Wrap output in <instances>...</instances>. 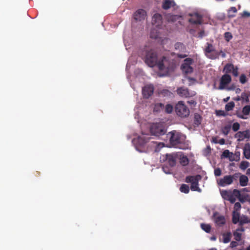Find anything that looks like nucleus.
Here are the masks:
<instances>
[{
	"label": "nucleus",
	"instance_id": "3c124183",
	"mask_svg": "<svg viewBox=\"0 0 250 250\" xmlns=\"http://www.w3.org/2000/svg\"><path fill=\"white\" fill-rule=\"evenodd\" d=\"M231 72L234 76L237 77L239 75L238 68L237 66H236V67L234 66V68L232 70Z\"/></svg>",
	"mask_w": 250,
	"mask_h": 250
},
{
	"label": "nucleus",
	"instance_id": "13d9d810",
	"mask_svg": "<svg viewBox=\"0 0 250 250\" xmlns=\"http://www.w3.org/2000/svg\"><path fill=\"white\" fill-rule=\"evenodd\" d=\"M238 245V243L236 241H232L230 244V247L232 248L237 247Z\"/></svg>",
	"mask_w": 250,
	"mask_h": 250
},
{
	"label": "nucleus",
	"instance_id": "39448f33",
	"mask_svg": "<svg viewBox=\"0 0 250 250\" xmlns=\"http://www.w3.org/2000/svg\"><path fill=\"white\" fill-rule=\"evenodd\" d=\"M175 112L181 117H186L189 114V110L182 101H180L175 106Z\"/></svg>",
	"mask_w": 250,
	"mask_h": 250
},
{
	"label": "nucleus",
	"instance_id": "dca6fc26",
	"mask_svg": "<svg viewBox=\"0 0 250 250\" xmlns=\"http://www.w3.org/2000/svg\"><path fill=\"white\" fill-rule=\"evenodd\" d=\"M235 137L237 139L238 142L243 141L245 139H250V132L249 130L239 131L235 134Z\"/></svg>",
	"mask_w": 250,
	"mask_h": 250
},
{
	"label": "nucleus",
	"instance_id": "ddd939ff",
	"mask_svg": "<svg viewBox=\"0 0 250 250\" xmlns=\"http://www.w3.org/2000/svg\"><path fill=\"white\" fill-rule=\"evenodd\" d=\"M191 18L188 21L193 24H201L202 23V16L197 13L190 15Z\"/></svg>",
	"mask_w": 250,
	"mask_h": 250
},
{
	"label": "nucleus",
	"instance_id": "603ef678",
	"mask_svg": "<svg viewBox=\"0 0 250 250\" xmlns=\"http://www.w3.org/2000/svg\"><path fill=\"white\" fill-rule=\"evenodd\" d=\"M214 173L215 176H219L222 174V170L220 168H216L214 169Z\"/></svg>",
	"mask_w": 250,
	"mask_h": 250
},
{
	"label": "nucleus",
	"instance_id": "e2e57ef3",
	"mask_svg": "<svg viewBox=\"0 0 250 250\" xmlns=\"http://www.w3.org/2000/svg\"><path fill=\"white\" fill-rule=\"evenodd\" d=\"M205 35V32L204 31H201L199 33V37L200 38H202Z\"/></svg>",
	"mask_w": 250,
	"mask_h": 250
},
{
	"label": "nucleus",
	"instance_id": "09e8293b",
	"mask_svg": "<svg viewBox=\"0 0 250 250\" xmlns=\"http://www.w3.org/2000/svg\"><path fill=\"white\" fill-rule=\"evenodd\" d=\"M247 81V79L245 75L242 74L240 77V82L242 83H245Z\"/></svg>",
	"mask_w": 250,
	"mask_h": 250
},
{
	"label": "nucleus",
	"instance_id": "c9c22d12",
	"mask_svg": "<svg viewBox=\"0 0 250 250\" xmlns=\"http://www.w3.org/2000/svg\"><path fill=\"white\" fill-rule=\"evenodd\" d=\"M249 222V218L247 216L243 215L240 217L239 221V225L243 226L244 224H247Z\"/></svg>",
	"mask_w": 250,
	"mask_h": 250
},
{
	"label": "nucleus",
	"instance_id": "c03bdc74",
	"mask_svg": "<svg viewBox=\"0 0 250 250\" xmlns=\"http://www.w3.org/2000/svg\"><path fill=\"white\" fill-rule=\"evenodd\" d=\"M232 155V153H230L229 150L227 149L223 151L222 156L225 158H230Z\"/></svg>",
	"mask_w": 250,
	"mask_h": 250
},
{
	"label": "nucleus",
	"instance_id": "f257e3e1",
	"mask_svg": "<svg viewBox=\"0 0 250 250\" xmlns=\"http://www.w3.org/2000/svg\"><path fill=\"white\" fill-rule=\"evenodd\" d=\"M145 62L149 67H153L157 66L159 70L163 71L165 74H167L171 69L169 61L167 57L163 56L158 60V53L154 49L146 50Z\"/></svg>",
	"mask_w": 250,
	"mask_h": 250
},
{
	"label": "nucleus",
	"instance_id": "f704fd0d",
	"mask_svg": "<svg viewBox=\"0 0 250 250\" xmlns=\"http://www.w3.org/2000/svg\"><path fill=\"white\" fill-rule=\"evenodd\" d=\"M234 106H235L234 103L232 101L226 104L225 110L227 111H229L232 110L233 109V108L234 107Z\"/></svg>",
	"mask_w": 250,
	"mask_h": 250
},
{
	"label": "nucleus",
	"instance_id": "a211bd4d",
	"mask_svg": "<svg viewBox=\"0 0 250 250\" xmlns=\"http://www.w3.org/2000/svg\"><path fill=\"white\" fill-rule=\"evenodd\" d=\"M177 92L178 95L183 97H189L194 95L190 94L188 88L183 87L178 88L177 90Z\"/></svg>",
	"mask_w": 250,
	"mask_h": 250
},
{
	"label": "nucleus",
	"instance_id": "1a4fd4ad",
	"mask_svg": "<svg viewBox=\"0 0 250 250\" xmlns=\"http://www.w3.org/2000/svg\"><path fill=\"white\" fill-rule=\"evenodd\" d=\"M231 81V76L225 74L223 75L220 80V84L217 88L219 90H223L226 88V86L229 84Z\"/></svg>",
	"mask_w": 250,
	"mask_h": 250
},
{
	"label": "nucleus",
	"instance_id": "473e14b6",
	"mask_svg": "<svg viewBox=\"0 0 250 250\" xmlns=\"http://www.w3.org/2000/svg\"><path fill=\"white\" fill-rule=\"evenodd\" d=\"M201 228L203 230L207 233L210 232L211 230V226L209 224L202 223L201 224Z\"/></svg>",
	"mask_w": 250,
	"mask_h": 250
},
{
	"label": "nucleus",
	"instance_id": "6e6552de",
	"mask_svg": "<svg viewBox=\"0 0 250 250\" xmlns=\"http://www.w3.org/2000/svg\"><path fill=\"white\" fill-rule=\"evenodd\" d=\"M193 60L188 58L184 60L181 65V69L183 73L186 74H190L193 71V68L191 66L193 63Z\"/></svg>",
	"mask_w": 250,
	"mask_h": 250
},
{
	"label": "nucleus",
	"instance_id": "b1692460",
	"mask_svg": "<svg viewBox=\"0 0 250 250\" xmlns=\"http://www.w3.org/2000/svg\"><path fill=\"white\" fill-rule=\"evenodd\" d=\"M248 178L245 175H241L239 179L240 185L242 187H245L248 185Z\"/></svg>",
	"mask_w": 250,
	"mask_h": 250
},
{
	"label": "nucleus",
	"instance_id": "5701e85b",
	"mask_svg": "<svg viewBox=\"0 0 250 250\" xmlns=\"http://www.w3.org/2000/svg\"><path fill=\"white\" fill-rule=\"evenodd\" d=\"M222 236L223 239L222 242L224 243H228L230 242L231 237V233L230 232L223 233Z\"/></svg>",
	"mask_w": 250,
	"mask_h": 250
},
{
	"label": "nucleus",
	"instance_id": "f3484780",
	"mask_svg": "<svg viewBox=\"0 0 250 250\" xmlns=\"http://www.w3.org/2000/svg\"><path fill=\"white\" fill-rule=\"evenodd\" d=\"M250 113V105H245L242 110V114L238 113L237 114V116L240 119H247L248 117L247 116L249 115Z\"/></svg>",
	"mask_w": 250,
	"mask_h": 250
},
{
	"label": "nucleus",
	"instance_id": "423d86ee",
	"mask_svg": "<svg viewBox=\"0 0 250 250\" xmlns=\"http://www.w3.org/2000/svg\"><path fill=\"white\" fill-rule=\"evenodd\" d=\"M177 154L175 153H167L161 156L160 162L162 163L167 162L169 166L173 167L176 165Z\"/></svg>",
	"mask_w": 250,
	"mask_h": 250
},
{
	"label": "nucleus",
	"instance_id": "58836bf2",
	"mask_svg": "<svg viewBox=\"0 0 250 250\" xmlns=\"http://www.w3.org/2000/svg\"><path fill=\"white\" fill-rule=\"evenodd\" d=\"M241 175V173H240L239 172H237V173H234L233 175H231L232 182H237L238 179H240Z\"/></svg>",
	"mask_w": 250,
	"mask_h": 250
},
{
	"label": "nucleus",
	"instance_id": "bf43d9fd",
	"mask_svg": "<svg viewBox=\"0 0 250 250\" xmlns=\"http://www.w3.org/2000/svg\"><path fill=\"white\" fill-rule=\"evenodd\" d=\"M242 16L243 17H250V13L245 11L243 12L242 14Z\"/></svg>",
	"mask_w": 250,
	"mask_h": 250
},
{
	"label": "nucleus",
	"instance_id": "de8ad7c7",
	"mask_svg": "<svg viewBox=\"0 0 250 250\" xmlns=\"http://www.w3.org/2000/svg\"><path fill=\"white\" fill-rule=\"evenodd\" d=\"M161 93L164 96H170L171 93L168 90L163 89L161 91Z\"/></svg>",
	"mask_w": 250,
	"mask_h": 250
},
{
	"label": "nucleus",
	"instance_id": "5fc2aeb1",
	"mask_svg": "<svg viewBox=\"0 0 250 250\" xmlns=\"http://www.w3.org/2000/svg\"><path fill=\"white\" fill-rule=\"evenodd\" d=\"M216 115L218 116H226L227 114L224 110H220L216 111Z\"/></svg>",
	"mask_w": 250,
	"mask_h": 250
},
{
	"label": "nucleus",
	"instance_id": "2eb2a0df",
	"mask_svg": "<svg viewBox=\"0 0 250 250\" xmlns=\"http://www.w3.org/2000/svg\"><path fill=\"white\" fill-rule=\"evenodd\" d=\"M133 16L136 21H141L145 19L146 16V12L145 10L140 9L134 13Z\"/></svg>",
	"mask_w": 250,
	"mask_h": 250
},
{
	"label": "nucleus",
	"instance_id": "8fccbe9b",
	"mask_svg": "<svg viewBox=\"0 0 250 250\" xmlns=\"http://www.w3.org/2000/svg\"><path fill=\"white\" fill-rule=\"evenodd\" d=\"M241 208V206L240 203L239 202H236L234 204L233 211L238 212V211H239L240 209Z\"/></svg>",
	"mask_w": 250,
	"mask_h": 250
},
{
	"label": "nucleus",
	"instance_id": "6e6d98bb",
	"mask_svg": "<svg viewBox=\"0 0 250 250\" xmlns=\"http://www.w3.org/2000/svg\"><path fill=\"white\" fill-rule=\"evenodd\" d=\"M228 200L231 203H234L236 200V198L232 193L229 195Z\"/></svg>",
	"mask_w": 250,
	"mask_h": 250
},
{
	"label": "nucleus",
	"instance_id": "864d4df0",
	"mask_svg": "<svg viewBox=\"0 0 250 250\" xmlns=\"http://www.w3.org/2000/svg\"><path fill=\"white\" fill-rule=\"evenodd\" d=\"M232 194L235 197L237 198L240 197L241 195L240 191L236 189L233 190Z\"/></svg>",
	"mask_w": 250,
	"mask_h": 250
},
{
	"label": "nucleus",
	"instance_id": "f03ea898",
	"mask_svg": "<svg viewBox=\"0 0 250 250\" xmlns=\"http://www.w3.org/2000/svg\"><path fill=\"white\" fill-rule=\"evenodd\" d=\"M169 139V145L174 148L186 149L188 148L186 144V136L176 130H172L167 134Z\"/></svg>",
	"mask_w": 250,
	"mask_h": 250
},
{
	"label": "nucleus",
	"instance_id": "e433bc0d",
	"mask_svg": "<svg viewBox=\"0 0 250 250\" xmlns=\"http://www.w3.org/2000/svg\"><path fill=\"white\" fill-rule=\"evenodd\" d=\"M180 190L182 192L188 193L189 191V187L186 184H182L180 188Z\"/></svg>",
	"mask_w": 250,
	"mask_h": 250
},
{
	"label": "nucleus",
	"instance_id": "393cba45",
	"mask_svg": "<svg viewBox=\"0 0 250 250\" xmlns=\"http://www.w3.org/2000/svg\"><path fill=\"white\" fill-rule=\"evenodd\" d=\"M149 140V138L147 136H139L138 138V143L141 146H143L147 143Z\"/></svg>",
	"mask_w": 250,
	"mask_h": 250
},
{
	"label": "nucleus",
	"instance_id": "412c9836",
	"mask_svg": "<svg viewBox=\"0 0 250 250\" xmlns=\"http://www.w3.org/2000/svg\"><path fill=\"white\" fill-rule=\"evenodd\" d=\"M250 92H243L241 94V101L242 104H248L250 102Z\"/></svg>",
	"mask_w": 250,
	"mask_h": 250
},
{
	"label": "nucleus",
	"instance_id": "052dcab7",
	"mask_svg": "<svg viewBox=\"0 0 250 250\" xmlns=\"http://www.w3.org/2000/svg\"><path fill=\"white\" fill-rule=\"evenodd\" d=\"M177 57L179 58H186L188 55L186 54H177Z\"/></svg>",
	"mask_w": 250,
	"mask_h": 250
},
{
	"label": "nucleus",
	"instance_id": "4d7b16f0",
	"mask_svg": "<svg viewBox=\"0 0 250 250\" xmlns=\"http://www.w3.org/2000/svg\"><path fill=\"white\" fill-rule=\"evenodd\" d=\"M164 144L163 143H159L155 148V151H159L161 148L164 147Z\"/></svg>",
	"mask_w": 250,
	"mask_h": 250
},
{
	"label": "nucleus",
	"instance_id": "c756f323",
	"mask_svg": "<svg viewBox=\"0 0 250 250\" xmlns=\"http://www.w3.org/2000/svg\"><path fill=\"white\" fill-rule=\"evenodd\" d=\"M237 10L235 7H231L228 10V16L229 18H233L235 16V14L237 12Z\"/></svg>",
	"mask_w": 250,
	"mask_h": 250
},
{
	"label": "nucleus",
	"instance_id": "37998d69",
	"mask_svg": "<svg viewBox=\"0 0 250 250\" xmlns=\"http://www.w3.org/2000/svg\"><path fill=\"white\" fill-rule=\"evenodd\" d=\"M224 37L227 42H229L232 38V36L230 32H227L224 34Z\"/></svg>",
	"mask_w": 250,
	"mask_h": 250
},
{
	"label": "nucleus",
	"instance_id": "a878e982",
	"mask_svg": "<svg viewBox=\"0 0 250 250\" xmlns=\"http://www.w3.org/2000/svg\"><path fill=\"white\" fill-rule=\"evenodd\" d=\"M240 219V214L238 212L233 211L232 212V222L236 224L239 222Z\"/></svg>",
	"mask_w": 250,
	"mask_h": 250
},
{
	"label": "nucleus",
	"instance_id": "680f3d73",
	"mask_svg": "<svg viewBox=\"0 0 250 250\" xmlns=\"http://www.w3.org/2000/svg\"><path fill=\"white\" fill-rule=\"evenodd\" d=\"M188 103L189 104H192V105H195L196 104V102L194 100L188 101Z\"/></svg>",
	"mask_w": 250,
	"mask_h": 250
},
{
	"label": "nucleus",
	"instance_id": "4468645a",
	"mask_svg": "<svg viewBox=\"0 0 250 250\" xmlns=\"http://www.w3.org/2000/svg\"><path fill=\"white\" fill-rule=\"evenodd\" d=\"M232 183L231 175H226L218 181V184L221 187L231 185Z\"/></svg>",
	"mask_w": 250,
	"mask_h": 250
},
{
	"label": "nucleus",
	"instance_id": "49530a36",
	"mask_svg": "<svg viewBox=\"0 0 250 250\" xmlns=\"http://www.w3.org/2000/svg\"><path fill=\"white\" fill-rule=\"evenodd\" d=\"M240 126V124L238 123H237V122L234 123L232 125V129L233 130V131L236 132L239 129Z\"/></svg>",
	"mask_w": 250,
	"mask_h": 250
},
{
	"label": "nucleus",
	"instance_id": "338daca9",
	"mask_svg": "<svg viewBox=\"0 0 250 250\" xmlns=\"http://www.w3.org/2000/svg\"><path fill=\"white\" fill-rule=\"evenodd\" d=\"M219 54H221V56L223 58H225L226 57V54L223 52L222 51H221L220 52H219Z\"/></svg>",
	"mask_w": 250,
	"mask_h": 250
},
{
	"label": "nucleus",
	"instance_id": "774afa93",
	"mask_svg": "<svg viewBox=\"0 0 250 250\" xmlns=\"http://www.w3.org/2000/svg\"><path fill=\"white\" fill-rule=\"evenodd\" d=\"M229 99H230V97H226V98H224V99H223V101H224V102H225V103H227V102H228L229 101Z\"/></svg>",
	"mask_w": 250,
	"mask_h": 250
},
{
	"label": "nucleus",
	"instance_id": "72a5a7b5",
	"mask_svg": "<svg viewBox=\"0 0 250 250\" xmlns=\"http://www.w3.org/2000/svg\"><path fill=\"white\" fill-rule=\"evenodd\" d=\"M150 37L152 39H156L159 37V33L156 29H153L150 32Z\"/></svg>",
	"mask_w": 250,
	"mask_h": 250
},
{
	"label": "nucleus",
	"instance_id": "4c0bfd02",
	"mask_svg": "<svg viewBox=\"0 0 250 250\" xmlns=\"http://www.w3.org/2000/svg\"><path fill=\"white\" fill-rule=\"evenodd\" d=\"M232 194L231 191H227L224 190L221 193L222 197L226 200H228V199L229 198V196L230 195Z\"/></svg>",
	"mask_w": 250,
	"mask_h": 250
},
{
	"label": "nucleus",
	"instance_id": "cd10ccee",
	"mask_svg": "<svg viewBox=\"0 0 250 250\" xmlns=\"http://www.w3.org/2000/svg\"><path fill=\"white\" fill-rule=\"evenodd\" d=\"M174 46L176 50H178L181 52H184L186 49L185 45L181 42H176Z\"/></svg>",
	"mask_w": 250,
	"mask_h": 250
},
{
	"label": "nucleus",
	"instance_id": "aec40b11",
	"mask_svg": "<svg viewBox=\"0 0 250 250\" xmlns=\"http://www.w3.org/2000/svg\"><path fill=\"white\" fill-rule=\"evenodd\" d=\"M166 18L169 21L174 22L181 18V16L176 14H172L171 13H167L165 15Z\"/></svg>",
	"mask_w": 250,
	"mask_h": 250
},
{
	"label": "nucleus",
	"instance_id": "20e7f679",
	"mask_svg": "<svg viewBox=\"0 0 250 250\" xmlns=\"http://www.w3.org/2000/svg\"><path fill=\"white\" fill-rule=\"evenodd\" d=\"M201 179V176L200 175L188 176L186 178V182L191 183L190 189L191 190L200 192L201 189L198 186V182Z\"/></svg>",
	"mask_w": 250,
	"mask_h": 250
},
{
	"label": "nucleus",
	"instance_id": "a19ab883",
	"mask_svg": "<svg viewBox=\"0 0 250 250\" xmlns=\"http://www.w3.org/2000/svg\"><path fill=\"white\" fill-rule=\"evenodd\" d=\"M233 235L234 236V239L236 241H240L241 239L242 234L237 232V231L234 232Z\"/></svg>",
	"mask_w": 250,
	"mask_h": 250
},
{
	"label": "nucleus",
	"instance_id": "c85d7f7f",
	"mask_svg": "<svg viewBox=\"0 0 250 250\" xmlns=\"http://www.w3.org/2000/svg\"><path fill=\"white\" fill-rule=\"evenodd\" d=\"M179 162L183 166H186L189 163V160L186 156L183 155L180 157Z\"/></svg>",
	"mask_w": 250,
	"mask_h": 250
},
{
	"label": "nucleus",
	"instance_id": "2f4dec72",
	"mask_svg": "<svg viewBox=\"0 0 250 250\" xmlns=\"http://www.w3.org/2000/svg\"><path fill=\"white\" fill-rule=\"evenodd\" d=\"M202 121V117L199 114L195 113L194 117V123L195 124L198 125H200Z\"/></svg>",
	"mask_w": 250,
	"mask_h": 250
},
{
	"label": "nucleus",
	"instance_id": "a18cd8bd",
	"mask_svg": "<svg viewBox=\"0 0 250 250\" xmlns=\"http://www.w3.org/2000/svg\"><path fill=\"white\" fill-rule=\"evenodd\" d=\"M164 107V104L162 103H157L155 105L154 110L158 111L160 109Z\"/></svg>",
	"mask_w": 250,
	"mask_h": 250
},
{
	"label": "nucleus",
	"instance_id": "9d476101",
	"mask_svg": "<svg viewBox=\"0 0 250 250\" xmlns=\"http://www.w3.org/2000/svg\"><path fill=\"white\" fill-rule=\"evenodd\" d=\"M162 22V16L160 14L156 13L153 16L152 23L153 25L155 26L156 27L160 28Z\"/></svg>",
	"mask_w": 250,
	"mask_h": 250
},
{
	"label": "nucleus",
	"instance_id": "f8f14e48",
	"mask_svg": "<svg viewBox=\"0 0 250 250\" xmlns=\"http://www.w3.org/2000/svg\"><path fill=\"white\" fill-rule=\"evenodd\" d=\"M154 92V87L152 85H146L142 89V94L144 98L148 99Z\"/></svg>",
	"mask_w": 250,
	"mask_h": 250
},
{
	"label": "nucleus",
	"instance_id": "69168bd1",
	"mask_svg": "<svg viewBox=\"0 0 250 250\" xmlns=\"http://www.w3.org/2000/svg\"><path fill=\"white\" fill-rule=\"evenodd\" d=\"M219 143L220 145H224L225 144V140L224 139H221L219 140Z\"/></svg>",
	"mask_w": 250,
	"mask_h": 250
},
{
	"label": "nucleus",
	"instance_id": "7ed1b4c3",
	"mask_svg": "<svg viewBox=\"0 0 250 250\" xmlns=\"http://www.w3.org/2000/svg\"><path fill=\"white\" fill-rule=\"evenodd\" d=\"M150 131L152 135L160 136L164 135L167 131L165 126L161 123H153L150 127Z\"/></svg>",
	"mask_w": 250,
	"mask_h": 250
},
{
	"label": "nucleus",
	"instance_id": "6ab92c4d",
	"mask_svg": "<svg viewBox=\"0 0 250 250\" xmlns=\"http://www.w3.org/2000/svg\"><path fill=\"white\" fill-rule=\"evenodd\" d=\"M175 2L173 0H164L163 2L162 7L165 10H167L171 7L175 8Z\"/></svg>",
	"mask_w": 250,
	"mask_h": 250
},
{
	"label": "nucleus",
	"instance_id": "79ce46f5",
	"mask_svg": "<svg viewBox=\"0 0 250 250\" xmlns=\"http://www.w3.org/2000/svg\"><path fill=\"white\" fill-rule=\"evenodd\" d=\"M173 110V106L170 104L166 105L165 107V111L167 113H171Z\"/></svg>",
	"mask_w": 250,
	"mask_h": 250
},
{
	"label": "nucleus",
	"instance_id": "4be33fe9",
	"mask_svg": "<svg viewBox=\"0 0 250 250\" xmlns=\"http://www.w3.org/2000/svg\"><path fill=\"white\" fill-rule=\"evenodd\" d=\"M243 154L245 158L247 159L250 158V144L246 143L243 148Z\"/></svg>",
	"mask_w": 250,
	"mask_h": 250
},
{
	"label": "nucleus",
	"instance_id": "0e129e2a",
	"mask_svg": "<svg viewBox=\"0 0 250 250\" xmlns=\"http://www.w3.org/2000/svg\"><path fill=\"white\" fill-rule=\"evenodd\" d=\"M233 99L236 101H241V96H237L236 97L234 98Z\"/></svg>",
	"mask_w": 250,
	"mask_h": 250
},
{
	"label": "nucleus",
	"instance_id": "0eeeda50",
	"mask_svg": "<svg viewBox=\"0 0 250 250\" xmlns=\"http://www.w3.org/2000/svg\"><path fill=\"white\" fill-rule=\"evenodd\" d=\"M206 45L207 46L204 51L207 57L212 60L218 58L219 56V53L218 51L215 50L213 45L208 42H207Z\"/></svg>",
	"mask_w": 250,
	"mask_h": 250
},
{
	"label": "nucleus",
	"instance_id": "ea45409f",
	"mask_svg": "<svg viewBox=\"0 0 250 250\" xmlns=\"http://www.w3.org/2000/svg\"><path fill=\"white\" fill-rule=\"evenodd\" d=\"M249 166V163L247 161H242L240 163V168L241 169L245 170Z\"/></svg>",
	"mask_w": 250,
	"mask_h": 250
},
{
	"label": "nucleus",
	"instance_id": "7c9ffc66",
	"mask_svg": "<svg viewBox=\"0 0 250 250\" xmlns=\"http://www.w3.org/2000/svg\"><path fill=\"white\" fill-rule=\"evenodd\" d=\"M230 129L231 125H228L222 128L221 131L223 134H224L225 136H227L230 131Z\"/></svg>",
	"mask_w": 250,
	"mask_h": 250
},
{
	"label": "nucleus",
	"instance_id": "9b49d317",
	"mask_svg": "<svg viewBox=\"0 0 250 250\" xmlns=\"http://www.w3.org/2000/svg\"><path fill=\"white\" fill-rule=\"evenodd\" d=\"M213 217L215 224L219 226H222L226 223V219L224 216L220 215L218 212L213 213Z\"/></svg>",
	"mask_w": 250,
	"mask_h": 250
},
{
	"label": "nucleus",
	"instance_id": "bb28decb",
	"mask_svg": "<svg viewBox=\"0 0 250 250\" xmlns=\"http://www.w3.org/2000/svg\"><path fill=\"white\" fill-rule=\"evenodd\" d=\"M234 66V65L232 63H227L224 67L223 72H225L226 74H228V73L231 72Z\"/></svg>",
	"mask_w": 250,
	"mask_h": 250
}]
</instances>
